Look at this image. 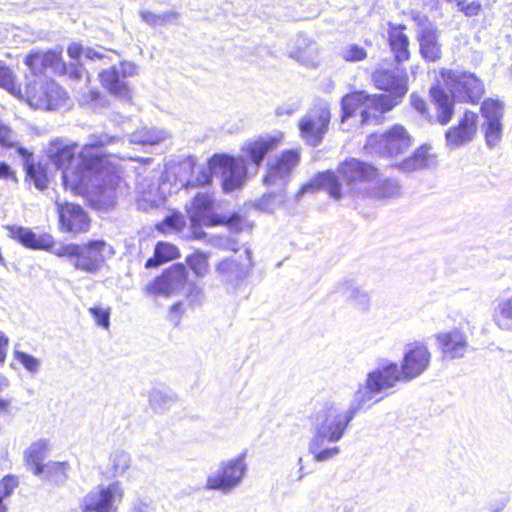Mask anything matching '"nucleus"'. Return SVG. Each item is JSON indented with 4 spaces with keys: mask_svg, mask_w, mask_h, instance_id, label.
Segmentation results:
<instances>
[{
    "mask_svg": "<svg viewBox=\"0 0 512 512\" xmlns=\"http://www.w3.org/2000/svg\"><path fill=\"white\" fill-rule=\"evenodd\" d=\"M9 236L19 241L22 245L30 249L51 251L55 248L53 237L50 234H36L29 228L10 226L8 227Z\"/></svg>",
    "mask_w": 512,
    "mask_h": 512,
    "instance_id": "bb28decb",
    "label": "nucleus"
},
{
    "mask_svg": "<svg viewBox=\"0 0 512 512\" xmlns=\"http://www.w3.org/2000/svg\"><path fill=\"white\" fill-rule=\"evenodd\" d=\"M187 263L198 277H203L208 272L209 263L207 254L196 252L187 258Z\"/></svg>",
    "mask_w": 512,
    "mask_h": 512,
    "instance_id": "8fccbe9b",
    "label": "nucleus"
},
{
    "mask_svg": "<svg viewBox=\"0 0 512 512\" xmlns=\"http://www.w3.org/2000/svg\"><path fill=\"white\" fill-rule=\"evenodd\" d=\"M431 361V353L428 347L421 342L411 343L406 346L400 373L403 381H411L423 374Z\"/></svg>",
    "mask_w": 512,
    "mask_h": 512,
    "instance_id": "412c9836",
    "label": "nucleus"
},
{
    "mask_svg": "<svg viewBox=\"0 0 512 512\" xmlns=\"http://www.w3.org/2000/svg\"><path fill=\"white\" fill-rule=\"evenodd\" d=\"M137 73L134 63L123 61L119 66H111L109 69L99 73L100 81L105 89L115 97L129 101L131 100V90L126 79Z\"/></svg>",
    "mask_w": 512,
    "mask_h": 512,
    "instance_id": "f3484780",
    "label": "nucleus"
},
{
    "mask_svg": "<svg viewBox=\"0 0 512 512\" xmlns=\"http://www.w3.org/2000/svg\"><path fill=\"white\" fill-rule=\"evenodd\" d=\"M359 288L360 286L355 281L345 279L338 283L336 293L346 301H349Z\"/></svg>",
    "mask_w": 512,
    "mask_h": 512,
    "instance_id": "6e6d98bb",
    "label": "nucleus"
},
{
    "mask_svg": "<svg viewBox=\"0 0 512 512\" xmlns=\"http://www.w3.org/2000/svg\"><path fill=\"white\" fill-rule=\"evenodd\" d=\"M213 204L214 200L208 193H198L192 199L190 205L186 206L193 238L198 240L206 238V233L201 230L202 226H216L233 220V218L216 215L213 212Z\"/></svg>",
    "mask_w": 512,
    "mask_h": 512,
    "instance_id": "9d476101",
    "label": "nucleus"
},
{
    "mask_svg": "<svg viewBox=\"0 0 512 512\" xmlns=\"http://www.w3.org/2000/svg\"><path fill=\"white\" fill-rule=\"evenodd\" d=\"M492 317L500 330L512 332V294L497 300Z\"/></svg>",
    "mask_w": 512,
    "mask_h": 512,
    "instance_id": "c9c22d12",
    "label": "nucleus"
},
{
    "mask_svg": "<svg viewBox=\"0 0 512 512\" xmlns=\"http://www.w3.org/2000/svg\"><path fill=\"white\" fill-rule=\"evenodd\" d=\"M458 7L466 16L472 17L480 12L481 3L479 0H470L468 3H466V0H461Z\"/></svg>",
    "mask_w": 512,
    "mask_h": 512,
    "instance_id": "680f3d73",
    "label": "nucleus"
},
{
    "mask_svg": "<svg viewBox=\"0 0 512 512\" xmlns=\"http://www.w3.org/2000/svg\"><path fill=\"white\" fill-rule=\"evenodd\" d=\"M208 243L211 244L212 246L216 247V248H219V249H232V250H235L234 242H232L230 239L224 238L222 236H211L208 239Z\"/></svg>",
    "mask_w": 512,
    "mask_h": 512,
    "instance_id": "69168bd1",
    "label": "nucleus"
},
{
    "mask_svg": "<svg viewBox=\"0 0 512 512\" xmlns=\"http://www.w3.org/2000/svg\"><path fill=\"white\" fill-rule=\"evenodd\" d=\"M411 144L408 131L396 124L382 134L370 135L364 148L369 154L393 157L405 152Z\"/></svg>",
    "mask_w": 512,
    "mask_h": 512,
    "instance_id": "9b49d317",
    "label": "nucleus"
},
{
    "mask_svg": "<svg viewBox=\"0 0 512 512\" xmlns=\"http://www.w3.org/2000/svg\"><path fill=\"white\" fill-rule=\"evenodd\" d=\"M69 470L68 462L50 461L43 466L39 477L55 484H63L68 477Z\"/></svg>",
    "mask_w": 512,
    "mask_h": 512,
    "instance_id": "58836bf2",
    "label": "nucleus"
},
{
    "mask_svg": "<svg viewBox=\"0 0 512 512\" xmlns=\"http://www.w3.org/2000/svg\"><path fill=\"white\" fill-rule=\"evenodd\" d=\"M395 103L389 97H375L363 91L348 94L342 98V122L360 110L362 124L378 122L381 115L393 109Z\"/></svg>",
    "mask_w": 512,
    "mask_h": 512,
    "instance_id": "423d86ee",
    "label": "nucleus"
},
{
    "mask_svg": "<svg viewBox=\"0 0 512 512\" xmlns=\"http://www.w3.org/2000/svg\"><path fill=\"white\" fill-rule=\"evenodd\" d=\"M170 137V133L164 129L154 127H141L130 136V142L142 145H156Z\"/></svg>",
    "mask_w": 512,
    "mask_h": 512,
    "instance_id": "e433bc0d",
    "label": "nucleus"
},
{
    "mask_svg": "<svg viewBox=\"0 0 512 512\" xmlns=\"http://www.w3.org/2000/svg\"><path fill=\"white\" fill-rule=\"evenodd\" d=\"M24 97L31 107L53 110L65 102L66 92L52 79L33 75L27 83Z\"/></svg>",
    "mask_w": 512,
    "mask_h": 512,
    "instance_id": "6e6552de",
    "label": "nucleus"
},
{
    "mask_svg": "<svg viewBox=\"0 0 512 512\" xmlns=\"http://www.w3.org/2000/svg\"><path fill=\"white\" fill-rule=\"evenodd\" d=\"M140 16L144 22H146L147 24H149L151 26H157V25L163 26L170 19L169 14L158 15L151 11H141Z\"/></svg>",
    "mask_w": 512,
    "mask_h": 512,
    "instance_id": "bf43d9fd",
    "label": "nucleus"
},
{
    "mask_svg": "<svg viewBox=\"0 0 512 512\" xmlns=\"http://www.w3.org/2000/svg\"><path fill=\"white\" fill-rule=\"evenodd\" d=\"M14 357L28 372L36 374L39 371L41 362L34 356L22 351L15 350Z\"/></svg>",
    "mask_w": 512,
    "mask_h": 512,
    "instance_id": "5fc2aeb1",
    "label": "nucleus"
},
{
    "mask_svg": "<svg viewBox=\"0 0 512 512\" xmlns=\"http://www.w3.org/2000/svg\"><path fill=\"white\" fill-rule=\"evenodd\" d=\"M286 199V191L271 189L257 201V208L265 212H273L280 207Z\"/></svg>",
    "mask_w": 512,
    "mask_h": 512,
    "instance_id": "79ce46f5",
    "label": "nucleus"
},
{
    "mask_svg": "<svg viewBox=\"0 0 512 512\" xmlns=\"http://www.w3.org/2000/svg\"><path fill=\"white\" fill-rule=\"evenodd\" d=\"M185 226V219L181 214H172L157 225V229L163 233L180 232Z\"/></svg>",
    "mask_w": 512,
    "mask_h": 512,
    "instance_id": "3c124183",
    "label": "nucleus"
},
{
    "mask_svg": "<svg viewBox=\"0 0 512 512\" xmlns=\"http://www.w3.org/2000/svg\"><path fill=\"white\" fill-rule=\"evenodd\" d=\"M431 97L436 105V122L440 125H447L454 114L453 98L439 86L430 89Z\"/></svg>",
    "mask_w": 512,
    "mask_h": 512,
    "instance_id": "2f4dec72",
    "label": "nucleus"
},
{
    "mask_svg": "<svg viewBox=\"0 0 512 512\" xmlns=\"http://www.w3.org/2000/svg\"><path fill=\"white\" fill-rule=\"evenodd\" d=\"M187 298L193 305L200 304L204 300V292L196 284L190 283L187 290Z\"/></svg>",
    "mask_w": 512,
    "mask_h": 512,
    "instance_id": "0e129e2a",
    "label": "nucleus"
},
{
    "mask_svg": "<svg viewBox=\"0 0 512 512\" xmlns=\"http://www.w3.org/2000/svg\"><path fill=\"white\" fill-rule=\"evenodd\" d=\"M9 339L0 331V364L4 363L7 350H8Z\"/></svg>",
    "mask_w": 512,
    "mask_h": 512,
    "instance_id": "774afa93",
    "label": "nucleus"
},
{
    "mask_svg": "<svg viewBox=\"0 0 512 512\" xmlns=\"http://www.w3.org/2000/svg\"><path fill=\"white\" fill-rule=\"evenodd\" d=\"M124 497L119 481L100 484L90 490L80 501L82 512H117Z\"/></svg>",
    "mask_w": 512,
    "mask_h": 512,
    "instance_id": "f8f14e48",
    "label": "nucleus"
},
{
    "mask_svg": "<svg viewBox=\"0 0 512 512\" xmlns=\"http://www.w3.org/2000/svg\"><path fill=\"white\" fill-rule=\"evenodd\" d=\"M281 140V133L261 135L247 140L241 148V155L235 157L237 160H240L242 165L246 168V175L249 169H251L253 173H256L266 154L274 150Z\"/></svg>",
    "mask_w": 512,
    "mask_h": 512,
    "instance_id": "2eb2a0df",
    "label": "nucleus"
},
{
    "mask_svg": "<svg viewBox=\"0 0 512 512\" xmlns=\"http://www.w3.org/2000/svg\"><path fill=\"white\" fill-rule=\"evenodd\" d=\"M441 77L456 102L476 104L485 93L482 80L474 73L442 69Z\"/></svg>",
    "mask_w": 512,
    "mask_h": 512,
    "instance_id": "0eeeda50",
    "label": "nucleus"
},
{
    "mask_svg": "<svg viewBox=\"0 0 512 512\" xmlns=\"http://www.w3.org/2000/svg\"><path fill=\"white\" fill-rule=\"evenodd\" d=\"M435 164L436 156L432 152V147L430 145H423L418 148L412 156L401 162L400 169L404 172L410 173L429 168Z\"/></svg>",
    "mask_w": 512,
    "mask_h": 512,
    "instance_id": "473e14b6",
    "label": "nucleus"
},
{
    "mask_svg": "<svg viewBox=\"0 0 512 512\" xmlns=\"http://www.w3.org/2000/svg\"><path fill=\"white\" fill-rule=\"evenodd\" d=\"M110 463L113 472L117 475H121L130 466V456L122 450H116L110 456Z\"/></svg>",
    "mask_w": 512,
    "mask_h": 512,
    "instance_id": "603ef678",
    "label": "nucleus"
},
{
    "mask_svg": "<svg viewBox=\"0 0 512 512\" xmlns=\"http://www.w3.org/2000/svg\"><path fill=\"white\" fill-rule=\"evenodd\" d=\"M137 192L139 194L137 199L139 209L147 210L158 207L163 202V196L157 180L142 179L137 185Z\"/></svg>",
    "mask_w": 512,
    "mask_h": 512,
    "instance_id": "c85d7f7f",
    "label": "nucleus"
},
{
    "mask_svg": "<svg viewBox=\"0 0 512 512\" xmlns=\"http://www.w3.org/2000/svg\"><path fill=\"white\" fill-rule=\"evenodd\" d=\"M318 190L328 191L330 197L335 200L341 198V185L335 174L330 171L320 173L313 177L300 188L295 197L299 200L304 194L314 193Z\"/></svg>",
    "mask_w": 512,
    "mask_h": 512,
    "instance_id": "a878e982",
    "label": "nucleus"
},
{
    "mask_svg": "<svg viewBox=\"0 0 512 512\" xmlns=\"http://www.w3.org/2000/svg\"><path fill=\"white\" fill-rule=\"evenodd\" d=\"M110 248L104 241H91L85 245L59 244L52 253L58 257H66L75 269L95 274L104 264L105 254Z\"/></svg>",
    "mask_w": 512,
    "mask_h": 512,
    "instance_id": "39448f33",
    "label": "nucleus"
},
{
    "mask_svg": "<svg viewBox=\"0 0 512 512\" xmlns=\"http://www.w3.org/2000/svg\"><path fill=\"white\" fill-rule=\"evenodd\" d=\"M80 102L90 104L93 108H100L106 105V100H104L100 92L93 89H89L87 92L83 93L80 97Z\"/></svg>",
    "mask_w": 512,
    "mask_h": 512,
    "instance_id": "4d7b16f0",
    "label": "nucleus"
},
{
    "mask_svg": "<svg viewBox=\"0 0 512 512\" xmlns=\"http://www.w3.org/2000/svg\"><path fill=\"white\" fill-rule=\"evenodd\" d=\"M178 249L176 246L166 242H159L154 251V256L149 258L146 263V268H154L160 264L173 260L178 257Z\"/></svg>",
    "mask_w": 512,
    "mask_h": 512,
    "instance_id": "a19ab883",
    "label": "nucleus"
},
{
    "mask_svg": "<svg viewBox=\"0 0 512 512\" xmlns=\"http://www.w3.org/2000/svg\"><path fill=\"white\" fill-rule=\"evenodd\" d=\"M411 105L422 115L427 112V106L424 99H422L419 95L412 93L410 96Z\"/></svg>",
    "mask_w": 512,
    "mask_h": 512,
    "instance_id": "338daca9",
    "label": "nucleus"
},
{
    "mask_svg": "<svg viewBox=\"0 0 512 512\" xmlns=\"http://www.w3.org/2000/svg\"><path fill=\"white\" fill-rule=\"evenodd\" d=\"M50 452V443L46 439H39L33 442L25 451L24 458L28 469L35 475L40 476L43 470V460Z\"/></svg>",
    "mask_w": 512,
    "mask_h": 512,
    "instance_id": "7c9ffc66",
    "label": "nucleus"
},
{
    "mask_svg": "<svg viewBox=\"0 0 512 512\" xmlns=\"http://www.w3.org/2000/svg\"><path fill=\"white\" fill-rule=\"evenodd\" d=\"M245 261L236 258H226L215 266L218 279L227 286H236L248 274L252 265L249 250H246Z\"/></svg>",
    "mask_w": 512,
    "mask_h": 512,
    "instance_id": "b1692460",
    "label": "nucleus"
},
{
    "mask_svg": "<svg viewBox=\"0 0 512 512\" xmlns=\"http://www.w3.org/2000/svg\"><path fill=\"white\" fill-rule=\"evenodd\" d=\"M477 128L478 115L466 110L458 123L446 131V146L450 149H456L472 142L476 136Z\"/></svg>",
    "mask_w": 512,
    "mask_h": 512,
    "instance_id": "4be33fe9",
    "label": "nucleus"
},
{
    "mask_svg": "<svg viewBox=\"0 0 512 512\" xmlns=\"http://www.w3.org/2000/svg\"><path fill=\"white\" fill-rule=\"evenodd\" d=\"M414 20L417 23V40L422 58L428 62L438 61L442 55V45L436 26L420 14L415 15Z\"/></svg>",
    "mask_w": 512,
    "mask_h": 512,
    "instance_id": "aec40b11",
    "label": "nucleus"
},
{
    "mask_svg": "<svg viewBox=\"0 0 512 512\" xmlns=\"http://www.w3.org/2000/svg\"><path fill=\"white\" fill-rule=\"evenodd\" d=\"M480 110L484 121H502L504 104L498 99L488 98L482 102Z\"/></svg>",
    "mask_w": 512,
    "mask_h": 512,
    "instance_id": "37998d69",
    "label": "nucleus"
},
{
    "mask_svg": "<svg viewBox=\"0 0 512 512\" xmlns=\"http://www.w3.org/2000/svg\"><path fill=\"white\" fill-rule=\"evenodd\" d=\"M329 122L330 111L325 104L310 109L299 122L302 138L309 145H318L327 132Z\"/></svg>",
    "mask_w": 512,
    "mask_h": 512,
    "instance_id": "6ab92c4d",
    "label": "nucleus"
},
{
    "mask_svg": "<svg viewBox=\"0 0 512 512\" xmlns=\"http://www.w3.org/2000/svg\"><path fill=\"white\" fill-rule=\"evenodd\" d=\"M186 268L182 264H174L160 276L148 283L143 291L151 297H171L179 292L186 282Z\"/></svg>",
    "mask_w": 512,
    "mask_h": 512,
    "instance_id": "a211bd4d",
    "label": "nucleus"
},
{
    "mask_svg": "<svg viewBox=\"0 0 512 512\" xmlns=\"http://www.w3.org/2000/svg\"><path fill=\"white\" fill-rule=\"evenodd\" d=\"M17 486L18 479L12 475H7L0 481V512H6L4 501Z\"/></svg>",
    "mask_w": 512,
    "mask_h": 512,
    "instance_id": "864d4df0",
    "label": "nucleus"
},
{
    "mask_svg": "<svg viewBox=\"0 0 512 512\" xmlns=\"http://www.w3.org/2000/svg\"><path fill=\"white\" fill-rule=\"evenodd\" d=\"M116 140V137L105 133L92 134L89 143L75 158L77 144L56 139L51 142L47 153L55 165L63 168L62 179L66 189L75 194H96L100 203L111 206L115 203L120 176L110 156L101 149Z\"/></svg>",
    "mask_w": 512,
    "mask_h": 512,
    "instance_id": "f257e3e1",
    "label": "nucleus"
},
{
    "mask_svg": "<svg viewBox=\"0 0 512 512\" xmlns=\"http://www.w3.org/2000/svg\"><path fill=\"white\" fill-rule=\"evenodd\" d=\"M482 128L487 146L489 148L495 147L502 138V121H484Z\"/></svg>",
    "mask_w": 512,
    "mask_h": 512,
    "instance_id": "a18cd8bd",
    "label": "nucleus"
},
{
    "mask_svg": "<svg viewBox=\"0 0 512 512\" xmlns=\"http://www.w3.org/2000/svg\"><path fill=\"white\" fill-rule=\"evenodd\" d=\"M360 408L351 401L348 408L340 403L325 402L308 417L310 438L307 451L313 461L324 463L336 458L341 450L333 444L342 440L346 431L360 412Z\"/></svg>",
    "mask_w": 512,
    "mask_h": 512,
    "instance_id": "f03ea898",
    "label": "nucleus"
},
{
    "mask_svg": "<svg viewBox=\"0 0 512 512\" xmlns=\"http://www.w3.org/2000/svg\"><path fill=\"white\" fill-rule=\"evenodd\" d=\"M341 178L351 186V190L364 197L365 187H369L378 176V170L362 161L351 158L343 162L338 169Z\"/></svg>",
    "mask_w": 512,
    "mask_h": 512,
    "instance_id": "dca6fc26",
    "label": "nucleus"
},
{
    "mask_svg": "<svg viewBox=\"0 0 512 512\" xmlns=\"http://www.w3.org/2000/svg\"><path fill=\"white\" fill-rule=\"evenodd\" d=\"M61 230L68 233L78 234L87 232L90 226V219L79 205L62 203L58 198L55 200Z\"/></svg>",
    "mask_w": 512,
    "mask_h": 512,
    "instance_id": "5701e85b",
    "label": "nucleus"
},
{
    "mask_svg": "<svg viewBox=\"0 0 512 512\" xmlns=\"http://www.w3.org/2000/svg\"><path fill=\"white\" fill-rule=\"evenodd\" d=\"M401 187L395 180H382L379 175L377 179L369 186L365 187L364 197H370L377 200L390 199L400 196Z\"/></svg>",
    "mask_w": 512,
    "mask_h": 512,
    "instance_id": "72a5a7b5",
    "label": "nucleus"
},
{
    "mask_svg": "<svg viewBox=\"0 0 512 512\" xmlns=\"http://www.w3.org/2000/svg\"><path fill=\"white\" fill-rule=\"evenodd\" d=\"M291 56L302 65L311 68L318 67L321 62L318 45L306 38L298 39V47Z\"/></svg>",
    "mask_w": 512,
    "mask_h": 512,
    "instance_id": "f704fd0d",
    "label": "nucleus"
},
{
    "mask_svg": "<svg viewBox=\"0 0 512 512\" xmlns=\"http://www.w3.org/2000/svg\"><path fill=\"white\" fill-rule=\"evenodd\" d=\"M0 146L4 149H16L19 154L21 146L19 135L10 126L0 120ZM0 179L16 180L15 172L6 162L0 161Z\"/></svg>",
    "mask_w": 512,
    "mask_h": 512,
    "instance_id": "cd10ccee",
    "label": "nucleus"
},
{
    "mask_svg": "<svg viewBox=\"0 0 512 512\" xmlns=\"http://www.w3.org/2000/svg\"><path fill=\"white\" fill-rule=\"evenodd\" d=\"M19 155L23 160V165L27 176L33 181L36 188L43 190L47 186V177L41 166L36 165L32 156L27 149H20Z\"/></svg>",
    "mask_w": 512,
    "mask_h": 512,
    "instance_id": "4c0bfd02",
    "label": "nucleus"
},
{
    "mask_svg": "<svg viewBox=\"0 0 512 512\" xmlns=\"http://www.w3.org/2000/svg\"><path fill=\"white\" fill-rule=\"evenodd\" d=\"M62 51L60 49H53L49 51H42L41 57L44 60V67L51 68L56 72L64 73L66 70L65 64L61 57Z\"/></svg>",
    "mask_w": 512,
    "mask_h": 512,
    "instance_id": "09e8293b",
    "label": "nucleus"
},
{
    "mask_svg": "<svg viewBox=\"0 0 512 512\" xmlns=\"http://www.w3.org/2000/svg\"><path fill=\"white\" fill-rule=\"evenodd\" d=\"M90 313L92 314L95 322L104 328H108L109 326V311L98 308V307H92L89 309Z\"/></svg>",
    "mask_w": 512,
    "mask_h": 512,
    "instance_id": "e2e57ef3",
    "label": "nucleus"
},
{
    "mask_svg": "<svg viewBox=\"0 0 512 512\" xmlns=\"http://www.w3.org/2000/svg\"><path fill=\"white\" fill-rule=\"evenodd\" d=\"M41 54L42 51H36L26 57L25 63L34 72V75H37L36 73H40L45 69Z\"/></svg>",
    "mask_w": 512,
    "mask_h": 512,
    "instance_id": "052dcab7",
    "label": "nucleus"
},
{
    "mask_svg": "<svg viewBox=\"0 0 512 512\" xmlns=\"http://www.w3.org/2000/svg\"><path fill=\"white\" fill-rule=\"evenodd\" d=\"M299 161L300 152L298 150H286L270 159L266 164L263 184L270 189L286 191Z\"/></svg>",
    "mask_w": 512,
    "mask_h": 512,
    "instance_id": "ddd939ff",
    "label": "nucleus"
},
{
    "mask_svg": "<svg viewBox=\"0 0 512 512\" xmlns=\"http://www.w3.org/2000/svg\"><path fill=\"white\" fill-rule=\"evenodd\" d=\"M67 52H68V55L72 59H78L82 54H84V56L87 59H90V60L97 59V60H101V61H104L105 59L111 60L112 55L113 56L117 55L115 51L104 50V49L98 50V49H94L91 47L83 48V46L78 43L70 44Z\"/></svg>",
    "mask_w": 512,
    "mask_h": 512,
    "instance_id": "ea45409f",
    "label": "nucleus"
},
{
    "mask_svg": "<svg viewBox=\"0 0 512 512\" xmlns=\"http://www.w3.org/2000/svg\"><path fill=\"white\" fill-rule=\"evenodd\" d=\"M196 172L199 185L209 184L213 176L219 175L225 191H233L246 181V168L228 155H214L206 165L196 167Z\"/></svg>",
    "mask_w": 512,
    "mask_h": 512,
    "instance_id": "20e7f679",
    "label": "nucleus"
},
{
    "mask_svg": "<svg viewBox=\"0 0 512 512\" xmlns=\"http://www.w3.org/2000/svg\"><path fill=\"white\" fill-rule=\"evenodd\" d=\"M405 26L390 24L388 29V42L390 49L397 63H403L409 60V38L404 33Z\"/></svg>",
    "mask_w": 512,
    "mask_h": 512,
    "instance_id": "c756f323",
    "label": "nucleus"
},
{
    "mask_svg": "<svg viewBox=\"0 0 512 512\" xmlns=\"http://www.w3.org/2000/svg\"><path fill=\"white\" fill-rule=\"evenodd\" d=\"M348 302H350L356 309L363 312L368 311L370 308V296L361 287Z\"/></svg>",
    "mask_w": 512,
    "mask_h": 512,
    "instance_id": "13d9d810",
    "label": "nucleus"
},
{
    "mask_svg": "<svg viewBox=\"0 0 512 512\" xmlns=\"http://www.w3.org/2000/svg\"><path fill=\"white\" fill-rule=\"evenodd\" d=\"M0 87H3L11 94L22 97L21 89L15 81L13 72L0 62Z\"/></svg>",
    "mask_w": 512,
    "mask_h": 512,
    "instance_id": "49530a36",
    "label": "nucleus"
},
{
    "mask_svg": "<svg viewBox=\"0 0 512 512\" xmlns=\"http://www.w3.org/2000/svg\"><path fill=\"white\" fill-rule=\"evenodd\" d=\"M399 381H403V377L397 363L383 360L368 372L364 383L359 384L355 391L352 401L362 410L376 395L393 388Z\"/></svg>",
    "mask_w": 512,
    "mask_h": 512,
    "instance_id": "7ed1b4c3",
    "label": "nucleus"
},
{
    "mask_svg": "<svg viewBox=\"0 0 512 512\" xmlns=\"http://www.w3.org/2000/svg\"><path fill=\"white\" fill-rule=\"evenodd\" d=\"M374 85L391 94L374 95L375 97H389L395 101L393 108L398 105L408 91V78L405 71L398 68L378 65L372 74Z\"/></svg>",
    "mask_w": 512,
    "mask_h": 512,
    "instance_id": "4468645a",
    "label": "nucleus"
},
{
    "mask_svg": "<svg viewBox=\"0 0 512 512\" xmlns=\"http://www.w3.org/2000/svg\"><path fill=\"white\" fill-rule=\"evenodd\" d=\"M340 57L348 62H358L366 59L367 51L360 45L349 43L341 47Z\"/></svg>",
    "mask_w": 512,
    "mask_h": 512,
    "instance_id": "de8ad7c7",
    "label": "nucleus"
},
{
    "mask_svg": "<svg viewBox=\"0 0 512 512\" xmlns=\"http://www.w3.org/2000/svg\"><path fill=\"white\" fill-rule=\"evenodd\" d=\"M246 472L245 453L223 460L218 468L207 476L205 489L229 493L241 484Z\"/></svg>",
    "mask_w": 512,
    "mask_h": 512,
    "instance_id": "1a4fd4ad",
    "label": "nucleus"
},
{
    "mask_svg": "<svg viewBox=\"0 0 512 512\" xmlns=\"http://www.w3.org/2000/svg\"><path fill=\"white\" fill-rule=\"evenodd\" d=\"M436 340L445 359L463 358L467 352V336L459 329L439 333Z\"/></svg>",
    "mask_w": 512,
    "mask_h": 512,
    "instance_id": "393cba45",
    "label": "nucleus"
},
{
    "mask_svg": "<svg viewBox=\"0 0 512 512\" xmlns=\"http://www.w3.org/2000/svg\"><path fill=\"white\" fill-rule=\"evenodd\" d=\"M148 399L151 408L157 412L168 409L175 402L172 394L157 388L149 391Z\"/></svg>",
    "mask_w": 512,
    "mask_h": 512,
    "instance_id": "c03bdc74",
    "label": "nucleus"
}]
</instances>
